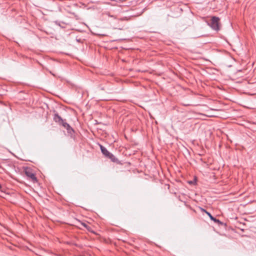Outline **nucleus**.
Segmentation results:
<instances>
[{
    "label": "nucleus",
    "mask_w": 256,
    "mask_h": 256,
    "mask_svg": "<svg viewBox=\"0 0 256 256\" xmlns=\"http://www.w3.org/2000/svg\"><path fill=\"white\" fill-rule=\"evenodd\" d=\"M54 120L56 122H58L60 124L63 120L62 118L58 116V114H54Z\"/></svg>",
    "instance_id": "4"
},
{
    "label": "nucleus",
    "mask_w": 256,
    "mask_h": 256,
    "mask_svg": "<svg viewBox=\"0 0 256 256\" xmlns=\"http://www.w3.org/2000/svg\"><path fill=\"white\" fill-rule=\"evenodd\" d=\"M25 174L26 176L30 178L33 182L36 181V178L35 175L30 170H26Z\"/></svg>",
    "instance_id": "3"
},
{
    "label": "nucleus",
    "mask_w": 256,
    "mask_h": 256,
    "mask_svg": "<svg viewBox=\"0 0 256 256\" xmlns=\"http://www.w3.org/2000/svg\"><path fill=\"white\" fill-rule=\"evenodd\" d=\"M220 18L218 17L213 16L210 22V26L211 28L216 30H218L220 29Z\"/></svg>",
    "instance_id": "1"
},
{
    "label": "nucleus",
    "mask_w": 256,
    "mask_h": 256,
    "mask_svg": "<svg viewBox=\"0 0 256 256\" xmlns=\"http://www.w3.org/2000/svg\"><path fill=\"white\" fill-rule=\"evenodd\" d=\"M100 146L101 151L104 156L110 158L113 162H114L116 160V158L111 153H110L106 148L102 146Z\"/></svg>",
    "instance_id": "2"
},
{
    "label": "nucleus",
    "mask_w": 256,
    "mask_h": 256,
    "mask_svg": "<svg viewBox=\"0 0 256 256\" xmlns=\"http://www.w3.org/2000/svg\"><path fill=\"white\" fill-rule=\"evenodd\" d=\"M203 210L204 211L206 212V213L209 216L210 220H212L213 221H214V222H217V223L220 222L218 220H217L216 218H214V217H213L210 212H206V210Z\"/></svg>",
    "instance_id": "5"
},
{
    "label": "nucleus",
    "mask_w": 256,
    "mask_h": 256,
    "mask_svg": "<svg viewBox=\"0 0 256 256\" xmlns=\"http://www.w3.org/2000/svg\"><path fill=\"white\" fill-rule=\"evenodd\" d=\"M60 124H62L63 126L66 128L68 130H69L70 128V125L66 122H65L64 120Z\"/></svg>",
    "instance_id": "6"
}]
</instances>
